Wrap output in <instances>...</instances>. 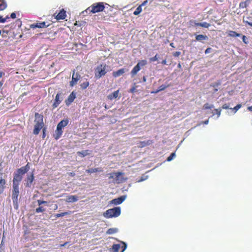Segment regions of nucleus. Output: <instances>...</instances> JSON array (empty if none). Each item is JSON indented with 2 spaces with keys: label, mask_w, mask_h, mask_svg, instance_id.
<instances>
[{
  "label": "nucleus",
  "mask_w": 252,
  "mask_h": 252,
  "mask_svg": "<svg viewBox=\"0 0 252 252\" xmlns=\"http://www.w3.org/2000/svg\"><path fill=\"white\" fill-rule=\"evenodd\" d=\"M102 12L101 17L102 19L105 21L110 20L111 18L114 17L115 16L113 12V8L106 3H105V9Z\"/></svg>",
  "instance_id": "nucleus-2"
},
{
  "label": "nucleus",
  "mask_w": 252,
  "mask_h": 252,
  "mask_svg": "<svg viewBox=\"0 0 252 252\" xmlns=\"http://www.w3.org/2000/svg\"><path fill=\"white\" fill-rule=\"evenodd\" d=\"M61 94L60 93H58L56 94L54 103L52 105L54 109L57 108L62 101V99L61 98Z\"/></svg>",
  "instance_id": "nucleus-14"
},
{
  "label": "nucleus",
  "mask_w": 252,
  "mask_h": 252,
  "mask_svg": "<svg viewBox=\"0 0 252 252\" xmlns=\"http://www.w3.org/2000/svg\"><path fill=\"white\" fill-rule=\"evenodd\" d=\"M181 55V52L179 51L175 52L173 53V56L174 57H178Z\"/></svg>",
  "instance_id": "nucleus-50"
},
{
  "label": "nucleus",
  "mask_w": 252,
  "mask_h": 252,
  "mask_svg": "<svg viewBox=\"0 0 252 252\" xmlns=\"http://www.w3.org/2000/svg\"><path fill=\"white\" fill-rule=\"evenodd\" d=\"M91 153V151L89 150H84L82 151H79L77 152V154L78 155L81 156V157L83 158L87 155H89Z\"/></svg>",
  "instance_id": "nucleus-26"
},
{
  "label": "nucleus",
  "mask_w": 252,
  "mask_h": 252,
  "mask_svg": "<svg viewBox=\"0 0 252 252\" xmlns=\"http://www.w3.org/2000/svg\"><path fill=\"white\" fill-rule=\"evenodd\" d=\"M178 67L179 68H181V64L180 63H179L178 64Z\"/></svg>",
  "instance_id": "nucleus-64"
},
{
  "label": "nucleus",
  "mask_w": 252,
  "mask_h": 252,
  "mask_svg": "<svg viewBox=\"0 0 252 252\" xmlns=\"http://www.w3.org/2000/svg\"><path fill=\"white\" fill-rule=\"evenodd\" d=\"M142 11L141 5H139L137 7L136 10L134 11L133 14L134 15H138Z\"/></svg>",
  "instance_id": "nucleus-34"
},
{
  "label": "nucleus",
  "mask_w": 252,
  "mask_h": 252,
  "mask_svg": "<svg viewBox=\"0 0 252 252\" xmlns=\"http://www.w3.org/2000/svg\"><path fill=\"white\" fill-rule=\"evenodd\" d=\"M205 39V36L202 34H199L196 36V39L197 40H201Z\"/></svg>",
  "instance_id": "nucleus-41"
},
{
  "label": "nucleus",
  "mask_w": 252,
  "mask_h": 252,
  "mask_svg": "<svg viewBox=\"0 0 252 252\" xmlns=\"http://www.w3.org/2000/svg\"><path fill=\"white\" fill-rule=\"evenodd\" d=\"M168 86H169L168 85L166 86L165 85H162L158 87V90H159V92L161 91H163L166 88H167Z\"/></svg>",
  "instance_id": "nucleus-44"
},
{
  "label": "nucleus",
  "mask_w": 252,
  "mask_h": 252,
  "mask_svg": "<svg viewBox=\"0 0 252 252\" xmlns=\"http://www.w3.org/2000/svg\"><path fill=\"white\" fill-rule=\"evenodd\" d=\"M6 22V18H2V16H0V23H3Z\"/></svg>",
  "instance_id": "nucleus-51"
},
{
  "label": "nucleus",
  "mask_w": 252,
  "mask_h": 252,
  "mask_svg": "<svg viewBox=\"0 0 252 252\" xmlns=\"http://www.w3.org/2000/svg\"><path fill=\"white\" fill-rule=\"evenodd\" d=\"M16 15L14 12L12 13L10 15V17L12 19H15V18H16Z\"/></svg>",
  "instance_id": "nucleus-53"
},
{
  "label": "nucleus",
  "mask_w": 252,
  "mask_h": 252,
  "mask_svg": "<svg viewBox=\"0 0 252 252\" xmlns=\"http://www.w3.org/2000/svg\"><path fill=\"white\" fill-rule=\"evenodd\" d=\"M107 66L106 64L101 63L97 65L94 70L95 77L96 79H99L102 76H104L106 73V70Z\"/></svg>",
  "instance_id": "nucleus-5"
},
{
  "label": "nucleus",
  "mask_w": 252,
  "mask_h": 252,
  "mask_svg": "<svg viewBox=\"0 0 252 252\" xmlns=\"http://www.w3.org/2000/svg\"><path fill=\"white\" fill-rule=\"evenodd\" d=\"M63 130L61 128H59L57 127V129L55 131V133L54 135V137L56 140L59 139L63 134Z\"/></svg>",
  "instance_id": "nucleus-21"
},
{
  "label": "nucleus",
  "mask_w": 252,
  "mask_h": 252,
  "mask_svg": "<svg viewBox=\"0 0 252 252\" xmlns=\"http://www.w3.org/2000/svg\"><path fill=\"white\" fill-rule=\"evenodd\" d=\"M34 180V175L33 173H32L30 175H28L26 179V183H25V186L27 187H31V185Z\"/></svg>",
  "instance_id": "nucleus-15"
},
{
  "label": "nucleus",
  "mask_w": 252,
  "mask_h": 252,
  "mask_svg": "<svg viewBox=\"0 0 252 252\" xmlns=\"http://www.w3.org/2000/svg\"><path fill=\"white\" fill-rule=\"evenodd\" d=\"M211 49L210 48H208L207 49H206V54L210 53Z\"/></svg>",
  "instance_id": "nucleus-56"
},
{
  "label": "nucleus",
  "mask_w": 252,
  "mask_h": 252,
  "mask_svg": "<svg viewBox=\"0 0 252 252\" xmlns=\"http://www.w3.org/2000/svg\"><path fill=\"white\" fill-rule=\"evenodd\" d=\"M242 105L240 104H237L235 107H234L233 108H231L232 110L234 111V112H236L241 107Z\"/></svg>",
  "instance_id": "nucleus-43"
},
{
  "label": "nucleus",
  "mask_w": 252,
  "mask_h": 252,
  "mask_svg": "<svg viewBox=\"0 0 252 252\" xmlns=\"http://www.w3.org/2000/svg\"><path fill=\"white\" fill-rule=\"evenodd\" d=\"M248 109L249 111H252V106H249L248 107Z\"/></svg>",
  "instance_id": "nucleus-62"
},
{
  "label": "nucleus",
  "mask_w": 252,
  "mask_h": 252,
  "mask_svg": "<svg viewBox=\"0 0 252 252\" xmlns=\"http://www.w3.org/2000/svg\"><path fill=\"white\" fill-rule=\"evenodd\" d=\"M158 56L156 54L154 57L150 58V61L151 62L157 61L158 60Z\"/></svg>",
  "instance_id": "nucleus-42"
},
{
  "label": "nucleus",
  "mask_w": 252,
  "mask_h": 252,
  "mask_svg": "<svg viewBox=\"0 0 252 252\" xmlns=\"http://www.w3.org/2000/svg\"><path fill=\"white\" fill-rule=\"evenodd\" d=\"M30 163L28 162L25 166H22L18 169L19 171L22 172V173L25 174L30 170Z\"/></svg>",
  "instance_id": "nucleus-25"
},
{
  "label": "nucleus",
  "mask_w": 252,
  "mask_h": 252,
  "mask_svg": "<svg viewBox=\"0 0 252 252\" xmlns=\"http://www.w3.org/2000/svg\"><path fill=\"white\" fill-rule=\"evenodd\" d=\"M66 17V11L64 9H62L60 10L59 13L55 16L56 19L57 20H63Z\"/></svg>",
  "instance_id": "nucleus-16"
},
{
  "label": "nucleus",
  "mask_w": 252,
  "mask_h": 252,
  "mask_svg": "<svg viewBox=\"0 0 252 252\" xmlns=\"http://www.w3.org/2000/svg\"><path fill=\"white\" fill-rule=\"evenodd\" d=\"M189 24L191 26H201L205 27V23H196L194 20H191L189 22Z\"/></svg>",
  "instance_id": "nucleus-31"
},
{
  "label": "nucleus",
  "mask_w": 252,
  "mask_h": 252,
  "mask_svg": "<svg viewBox=\"0 0 252 252\" xmlns=\"http://www.w3.org/2000/svg\"><path fill=\"white\" fill-rule=\"evenodd\" d=\"M221 85V82L220 81H218L217 82H215L213 83L212 85H210V86L208 87V90L209 93H211L214 94L218 91L219 87Z\"/></svg>",
  "instance_id": "nucleus-9"
},
{
  "label": "nucleus",
  "mask_w": 252,
  "mask_h": 252,
  "mask_svg": "<svg viewBox=\"0 0 252 252\" xmlns=\"http://www.w3.org/2000/svg\"><path fill=\"white\" fill-rule=\"evenodd\" d=\"M23 175H24V174L22 173V172L19 171V169H18L16 171V172L14 173L12 185L19 186L20 183L23 179Z\"/></svg>",
  "instance_id": "nucleus-7"
},
{
  "label": "nucleus",
  "mask_w": 252,
  "mask_h": 252,
  "mask_svg": "<svg viewBox=\"0 0 252 252\" xmlns=\"http://www.w3.org/2000/svg\"><path fill=\"white\" fill-rule=\"evenodd\" d=\"M147 0H145V1H144V2H143L142 3V4H140V5H141V7H142V6L145 5L147 3Z\"/></svg>",
  "instance_id": "nucleus-59"
},
{
  "label": "nucleus",
  "mask_w": 252,
  "mask_h": 252,
  "mask_svg": "<svg viewBox=\"0 0 252 252\" xmlns=\"http://www.w3.org/2000/svg\"><path fill=\"white\" fill-rule=\"evenodd\" d=\"M243 22L246 24H248V25L250 26L251 27H252V22H250L248 21H246L245 20V17H244L243 18Z\"/></svg>",
  "instance_id": "nucleus-46"
},
{
  "label": "nucleus",
  "mask_w": 252,
  "mask_h": 252,
  "mask_svg": "<svg viewBox=\"0 0 252 252\" xmlns=\"http://www.w3.org/2000/svg\"><path fill=\"white\" fill-rule=\"evenodd\" d=\"M126 248V245L125 243L123 242L122 246V252H123Z\"/></svg>",
  "instance_id": "nucleus-49"
},
{
  "label": "nucleus",
  "mask_w": 252,
  "mask_h": 252,
  "mask_svg": "<svg viewBox=\"0 0 252 252\" xmlns=\"http://www.w3.org/2000/svg\"><path fill=\"white\" fill-rule=\"evenodd\" d=\"M136 86H133L132 87L129 91V93H134V92H135L136 91Z\"/></svg>",
  "instance_id": "nucleus-48"
},
{
  "label": "nucleus",
  "mask_w": 252,
  "mask_h": 252,
  "mask_svg": "<svg viewBox=\"0 0 252 252\" xmlns=\"http://www.w3.org/2000/svg\"><path fill=\"white\" fill-rule=\"evenodd\" d=\"M34 122L35 124L34 126L33 133L35 135H37L39 134L40 130L43 127L44 125L43 122V116L38 114V113H36L35 114Z\"/></svg>",
  "instance_id": "nucleus-1"
},
{
  "label": "nucleus",
  "mask_w": 252,
  "mask_h": 252,
  "mask_svg": "<svg viewBox=\"0 0 252 252\" xmlns=\"http://www.w3.org/2000/svg\"><path fill=\"white\" fill-rule=\"evenodd\" d=\"M242 40L244 43L247 44L249 43L248 38L245 35H242Z\"/></svg>",
  "instance_id": "nucleus-45"
},
{
  "label": "nucleus",
  "mask_w": 252,
  "mask_h": 252,
  "mask_svg": "<svg viewBox=\"0 0 252 252\" xmlns=\"http://www.w3.org/2000/svg\"><path fill=\"white\" fill-rule=\"evenodd\" d=\"M120 248V244H114L111 249L112 250L113 252H118Z\"/></svg>",
  "instance_id": "nucleus-33"
},
{
  "label": "nucleus",
  "mask_w": 252,
  "mask_h": 252,
  "mask_svg": "<svg viewBox=\"0 0 252 252\" xmlns=\"http://www.w3.org/2000/svg\"><path fill=\"white\" fill-rule=\"evenodd\" d=\"M228 36L232 37H240L241 36V34L238 33L233 31H229L228 32Z\"/></svg>",
  "instance_id": "nucleus-30"
},
{
  "label": "nucleus",
  "mask_w": 252,
  "mask_h": 252,
  "mask_svg": "<svg viewBox=\"0 0 252 252\" xmlns=\"http://www.w3.org/2000/svg\"><path fill=\"white\" fill-rule=\"evenodd\" d=\"M38 205L40 206L41 205L43 204H47V202L45 201H42L41 200H37Z\"/></svg>",
  "instance_id": "nucleus-47"
},
{
  "label": "nucleus",
  "mask_w": 252,
  "mask_h": 252,
  "mask_svg": "<svg viewBox=\"0 0 252 252\" xmlns=\"http://www.w3.org/2000/svg\"><path fill=\"white\" fill-rule=\"evenodd\" d=\"M126 196L125 195L121 196L118 198H115L111 200L109 202L110 204H113L115 205H119L121 203L126 199Z\"/></svg>",
  "instance_id": "nucleus-13"
},
{
  "label": "nucleus",
  "mask_w": 252,
  "mask_h": 252,
  "mask_svg": "<svg viewBox=\"0 0 252 252\" xmlns=\"http://www.w3.org/2000/svg\"><path fill=\"white\" fill-rule=\"evenodd\" d=\"M121 212V208L116 207L107 210L103 213V216L106 218H116L120 215Z\"/></svg>",
  "instance_id": "nucleus-3"
},
{
  "label": "nucleus",
  "mask_w": 252,
  "mask_h": 252,
  "mask_svg": "<svg viewBox=\"0 0 252 252\" xmlns=\"http://www.w3.org/2000/svg\"><path fill=\"white\" fill-rule=\"evenodd\" d=\"M102 171V169L101 168H94L87 169L86 172L88 173H93L95 172H98Z\"/></svg>",
  "instance_id": "nucleus-28"
},
{
  "label": "nucleus",
  "mask_w": 252,
  "mask_h": 252,
  "mask_svg": "<svg viewBox=\"0 0 252 252\" xmlns=\"http://www.w3.org/2000/svg\"><path fill=\"white\" fill-rule=\"evenodd\" d=\"M250 1H251V0H246L245 1L241 2L239 3V8L243 9V8H247L249 5V4L250 2Z\"/></svg>",
  "instance_id": "nucleus-24"
},
{
  "label": "nucleus",
  "mask_w": 252,
  "mask_h": 252,
  "mask_svg": "<svg viewBox=\"0 0 252 252\" xmlns=\"http://www.w3.org/2000/svg\"><path fill=\"white\" fill-rule=\"evenodd\" d=\"M153 143V141L151 140H148L140 142V147H144L146 146L150 145Z\"/></svg>",
  "instance_id": "nucleus-27"
},
{
  "label": "nucleus",
  "mask_w": 252,
  "mask_h": 252,
  "mask_svg": "<svg viewBox=\"0 0 252 252\" xmlns=\"http://www.w3.org/2000/svg\"><path fill=\"white\" fill-rule=\"evenodd\" d=\"M212 111V110L211 109L210 107H208L206 105V115H212V113H211ZM209 117H210V116H209Z\"/></svg>",
  "instance_id": "nucleus-37"
},
{
  "label": "nucleus",
  "mask_w": 252,
  "mask_h": 252,
  "mask_svg": "<svg viewBox=\"0 0 252 252\" xmlns=\"http://www.w3.org/2000/svg\"><path fill=\"white\" fill-rule=\"evenodd\" d=\"M124 173L122 172H112L109 174V179L112 180L111 182L114 183L120 184L123 182L125 180L122 176Z\"/></svg>",
  "instance_id": "nucleus-6"
},
{
  "label": "nucleus",
  "mask_w": 252,
  "mask_h": 252,
  "mask_svg": "<svg viewBox=\"0 0 252 252\" xmlns=\"http://www.w3.org/2000/svg\"><path fill=\"white\" fill-rule=\"evenodd\" d=\"M159 92V90H158H158H155V91H152V92H151V93H152V94H157V93H158Z\"/></svg>",
  "instance_id": "nucleus-58"
},
{
  "label": "nucleus",
  "mask_w": 252,
  "mask_h": 252,
  "mask_svg": "<svg viewBox=\"0 0 252 252\" xmlns=\"http://www.w3.org/2000/svg\"><path fill=\"white\" fill-rule=\"evenodd\" d=\"M143 82H145L146 81V78L145 76H143L142 78Z\"/></svg>",
  "instance_id": "nucleus-61"
},
{
  "label": "nucleus",
  "mask_w": 252,
  "mask_h": 252,
  "mask_svg": "<svg viewBox=\"0 0 252 252\" xmlns=\"http://www.w3.org/2000/svg\"><path fill=\"white\" fill-rule=\"evenodd\" d=\"M147 61L145 60L139 61L137 64L133 68L131 71V75L132 77L134 76L137 72L141 69V67L147 64Z\"/></svg>",
  "instance_id": "nucleus-8"
},
{
  "label": "nucleus",
  "mask_w": 252,
  "mask_h": 252,
  "mask_svg": "<svg viewBox=\"0 0 252 252\" xmlns=\"http://www.w3.org/2000/svg\"><path fill=\"white\" fill-rule=\"evenodd\" d=\"M170 46H171L172 47H173V48H175V46H174V43H171L170 44Z\"/></svg>",
  "instance_id": "nucleus-63"
},
{
  "label": "nucleus",
  "mask_w": 252,
  "mask_h": 252,
  "mask_svg": "<svg viewBox=\"0 0 252 252\" xmlns=\"http://www.w3.org/2000/svg\"><path fill=\"white\" fill-rule=\"evenodd\" d=\"M222 108L224 109H229V106L227 104H224L222 105Z\"/></svg>",
  "instance_id": "nucleus-52"
},
{
  "label": "nucleus",
  "mask_w": 252,
  "mask_h": 252,
  "mask_svg": "<svg viewBox=\"0 0 252 252\" xmlns=\"http://www.w3.org/2000/svg\"><path fill=\"white\" fill-rule=\"evenodd\" d=\"M117 232V229L116 228H109L107 231V233L109 234H112L116 233Z\"/></svg>",
  "instance_id": "nucleus-38"
},
{
  "label": "nucleus",
  "mask_w": 252,
  "mask_h": 252,
  "mask_svg": "<svg viewBox=\"0 0 252 252\" xmlns=\"http://www.w3.org/2000/svg\"><path fill=\"white\" fill-rule=\"evenodd\" d=\"M125 72V68H121L116 71H114L113 72V76L114 77H118L122 75H123Z\"/></svg>",
  "instance_id": "nucleus-22"
},
{
  "label": "nucleus",
  "mask_w": 252,
  "mask_h": 252,
  "mask_svg": "<svg viewBox=\"0 0 252 252\" xmlns=\"http://www.w3.org/2000/svg\"><path fill=\"white\" fill-rule=\"evenodd\" d=\"M175 153H172L170 155V156H169L167 158V160L168 161H170L171 160H172L174 158H175Z\"/></svg>",
  "instance_id": "nucleus-40"
},
{
  "label": "nucleus",
  "mask_w": 252,
  "mask_h": 252,
  "mask_svg": "<svg viewBox=\"0 0 252 252\" xmlns=\"http://www.w3.org/2000/svg\"><path fill=\"white\" fill-rule=\"evenodd\" d=\"M119 94V90L116 91L113 93L109 94L107 96L108 98L110 100H113L118 97Z\"/></svg>",
  "instance_id": "nucleus-23"
},
{
  "label": "nucleus",
  "mask_w": 252,
  "mask_h": 252,
  "mask_svg": "<svg viewBox=\"0 0 252 252\" xmlns=\"http://www.w3.org/2000/svg\"><path fill=\"white\" fill-rule=\"evenodd\" d=\"M161 63L163 65H165V64H166L167 63V62H166V60H163L162 62H161Z\"/></svg>",
  "instance_id": "nucleus-57"
},
{
  "label": "nucleus",
  "mask_w": 252,
  "mask_h": 252,
  "mask_svg": "<svg viewBox=\"0 0 252 252\" xmlns=\"http://www.w3.org/2000/svg\"><path fill=\"white\" fill-rule=\"evenodd\" d=\"M221 111V109H214L212 111V112H211L212 115H210V117H213L215 115H217V118H218L220 115Z\"/></svg>",
  "instance_id": "nucleus-29"
},
{
  "label": "nucleus",
  "mask_w": 252,
  "mask_h": 252,
  "mask_svg": "<svg viewBox=\"0 0 252 252\" xmlns=\"http://www.w3.org/2000/svg\"><path fill=\"white\" fill-rule=\"evenodd\" d=\"M75 97V94L74 92H72L65 101L66 105L69 106L74 101Z\"/></svg>",
  "instance_id": "nucleus-17"
},
{
  "label": "nucleus",
  "mask_w": 252,
  "mask_h": 252,
  "mask_svg": "<svg viewBox=\"0 0 252 252\" xmlns=\"http://www.w3.org/2000/svg\"><path fill=\"white\" fill-rule=\"evenodd\" d=\"M43 137L44 138L45 136V131H46V128H44L43 129Z\"/></svg>",
  "instance_id": "nucleus-55"
},
{
  "label": "nucleus",
  "mask_w": 252,
  "mask_h": 252,
  "mask_svg": "<svg viewBox=\"0 0 252 252\" xmlns=\"http://www.w3.org/2000/svg\"><path fill=\"white\" fill-rule=\"evenodd\" d=\"M68 175L71 177H73L75 175V173L74 172H69L68 173Z\"/></svg>",
  "instance_id": "nucleus-54"
},
{
  "label": "nucleus",
  "mask_w": 252,
  "mask_h": 252,
  "mask_svg": "<svg viewBox=\"0 0 252 252\" xmlns=\"http://www.w3.org/2000/svg\"><path fill=\"white\" fill-rule=\"evenodd\" d=\"M67 243H68L67 242H65L64 244H61V245H60V246H61V247H64V246H66V245H67Z\"/></svg>",
  "instance_id": "nucleus-60"
},
{
  "label": "nucleus",
  "mask_w": 252,
  "mask_h": 252,
  "mask_svg": "<svg viewBox=\"0 0 252 252\" xmlns=\"http://www.w3.org/2000/svg\"><path fill=\"white\" fill-rule=\"evenodd\" d=\"M7 7V4L4 0H0V11L4 10Z\"/></svg>",
  "instance_id": "nucleus-32"
},
{
  "label": "nucleus",
  "mask_w": 252,
  "mask_h": 252,
  "mask_svg": "<svg viewBox=\"0 0 252 252\" xmlns=\"http://www.w3.org/2000/svg\"><path fill=\"white\" fill-rule=\"evenodd\" d=\"M6 184V181L2 177V174L0 175V193H1L5 188V185Z\"/></svg>",
  "instance_id": "nucleus-18"
},
{
  "label": "nucleus",
  "mask_w": 252,
  "mask_h": 252,
  "mask_svg": "<svg viewBox=\"0 0 252 252\" xmlns=\"http://www.w3.org/2000/svg\"><path fill=\"white\" fill-rule=\"evenodd\" d=\"M19 194V186L12 185V199L13 202H17Z\"/></svg>",
  "instance_id": "nucleus-11"
},
{
  "label": "nucleus",
  "mask_w": 252,
  "mask_h": 252,
  "mask_svg": "<svg viewBox=\"0 0 252 252\" xmlns=\"http://www.w3.org/2000/svg\"><path fill=\"white\" fill-rule=\"evenodd\" d=\"M45 211V209L41 206L37 208L35 210L36 213H40V212H43Z\"/></svg>",
  "instance_id": "nucleus-39"
},
{
  "label": "nucleus",
  "mask_w": 252,
  "mask_h": 252,
  "mask_svg": "<svg viewBox=\"0 0 252 252\" xmlns=\"http://www.w3.org/2000/svg\"><path fill=\"white\" fill-rule=\"evenodd\" d=\"M80 78V75L78 72L75 73V70H73L71 81L69 83L70 86L73 87L76 85Z\"/></svg>",
  "instance_id": "nucleus-10"
},
{
  "label": "nucleus",
  "mask_w": 252,
  "mask_h": 252,
  "mask_svg": "<svg viewBox=\"0 0 252 252\" xmlns=\"http://www.w3.org/2000/svg\"><path fill=\"white\" fill-rule=\"evenodd\" d=\"M70 214V212H65L60 214H57L55 215L56 218H59L61 217H63L67 215H69Z\"/></svg>",
  "instance_id": "nucleus-35"
},
{
  "label": "nucleus",
  "mask_w": 252,
  "mask_h": 252,
  "mask_svg": "<svg viewBox=\"0 0 252 252\" xmlns=\"http://www.w3.org/2000/svg\"><path fill=\"white\" fill-rule=\"evenodd\" d=\"M78 200V197L76 195H69L67 196L65 201L67 202H75Z\"/></svg>",
  "instance_id": "nucleus-20"
},
{
  "label": "nucleus",
  "mask_w": 252,
  "mask_h": 252,
  "mask_svg": "<svg viewBox=\"0 0 252 252\" xmlns=\"http://www.w3.org/2000/svg\"><path fill=\"white\" fill-rule=\"evenodd\" d=\"M50 26V24H46V23L45 22H37L33 23L32 24H31L30 25V28L32 29H35V28H47Z\"/></svg>",
  "instance_id": "nucleus-12"
},
{
  "label": "nucleus",
  "mask_w": 252,
  "mask_h": 252,
  "mask_svg": "<svg viewBox=\"0 0 252 252\" xmlns=\"http://www.w3.org/2000/svg\"><path fill=\"white\" fill-rule=\"evenodd\" d=\"M105 3L102 2H96L92 4L87 8V10L92 13H95L102 12L105 9Z\"/></svg>",
  "instance_id": "nucleus-4"
},
{
  "label": "nucleus",
  "mask_w": 252,
  "mask_h": 252,
  "mask_svg": "<svg viewBox=\"0 0 252 252\" xmlns=\"http://www.w3.org/2000/svg\"><path fill=\"white\" fill-rule=\"evenodd\" d=\"M68 122L69 121L67 119L62 120L59 123L57 127H58L59 128H61V129H62V128H63L68 125Z\"/></svg>",
  "instance_id": "nucleus-19"
},
{
  "label": "nucleus",
  "mask_w": 252,
  "mask_h": 252,
  "mask_svg": "<svg viewBox=\"0 0 252 252\" xmlns=\"http://www.w3.org/2000/svg\"><path fill=\"white\" fill-rule=\"evenodd\" d=\"M89 85V82L88 81H86L85 82L82 83L80 85V87L82 89H86Z\"/></svg>",
  "instance_id": "nucleus-36"
}]
</instances>
